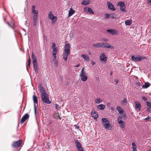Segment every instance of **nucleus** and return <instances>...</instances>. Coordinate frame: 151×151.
I'll return each instance as SVG.
<instances>
[{"label":"nucleus","instance_id":"nucleus-1","mask_svg":"<svg viewBox=\"0 0 151 151\" xmlns=\"http://www.w3.org/2000/svg\"><path fill=\"white\" fill-rule=\"evenodd\" d=\"M40 89L41 93V98L42 101L47 104H51V102L49 100V96L47 93L44 87L41 86H40Z\"/></svg>","mask_w":151,"mask_h":151},{"label":"nucleus","instance_id":"nucleus-2","mask_svg":"<svg viewBox=\"0 0 151 151\" xmlns=\"http://www.w3.org/2000/svg\"><path fill=\"white\" fill-rule=\"evenodd\" d=\"M101 121L105 129L109 130L111 129V125L109 124V122L107 118H102L101 119Z\"/></svg>","mask_w":151,"mask_h":151},{"label":"nucleus","instance_id":"nucleus-3","mask_svg":"<svg viewBox=\"0 0 151 151\" xmlns=\"http://www.w3.org/2000/svg\"><path fill=\"white\" fill-rule=\"evenodd\" d=\"M146 58V57L140 56L139 55H133L131 56L132 60L134 62H138Z\"/></svg>","mask_w":151,"mask_h":151},{"label":"nucleus","instance_id":"nucleus-4","mask_svg":"<svg viewBox=\"0 0 151 151\" xmlns=\"http://www.w3.org/2000/svg\"><path fill=\"white\" fill-rule=\"evenodd\" d=\"M52 12L50 11L48 14V17L52 21L51 23L52 24H54L56 22L57 19V17L55 16L53 14H52Z\"/></svg>","mask_w":151,"mask_h":151},{"label":"nucleus","instance_id":"nucleus-5","mask_svg":"<svg viewBox=\"0 0 151 151\" xmlns=\"http://www.w3.org/2000/svg\"><path fill=\"white\" fill-rule=\"evenodd\" d=\"M117 6L120 7L121 11L125 12H127V10H125L126 8L124 2L121 1L118 2Z\"/></svg>","mask_w":151,"mask_h":151},{"label":"nucleus","instance_id":"nucleus-6","mask_svg":"<svg viewBox=\"0 0 151 151\" xmlns=\"http://www.w3.org/2000/svg\"><path fill=\"white\" fill-rule=\"evenodd\" d=\"M122 116H119L118 117L117 121L120 128L122 129H124L125 128V122L123 121L122 120Z\"/></svg>","mask_w":151,"mask_h":151},{"label":"nucleus","instance_id":"nucleus-7","mask_svg":"<svg viewBox=\"0 0 151 151\" xmlns=\"http://www.w3.org/2000/svg\"><path fill=\"white\" fill-rule=\"evenodd\" d=\"M116 109L119 114H122V118L126 117V114L124 113V111L122 109L120 106H116Z\"/></svg>","mask_w":151,"mask_h":151},{"label":"nucleus","instance_id":"nucleus-8","mask_svg":"<svg viewBox=\"0 0 151 151\" xmlns=\"http://www.w3.org/2000/svg\"><path fill=\"white\" fill-rule=\"evenodd\" d=\"M52 55H56L58 53V48L55 43H52Z\"/></svg>","mask_w":151,"mask_h":151},{"label":"nucleus","instance_id":"nucleus-9","mask_svg":"<svg viewBox=\"0 0 151 151\" xmlns=\"http://www.w3.org/2000/svg\"><path fill=\"white\" fill-rule=\"evenodd\" d=\"M102 48H104L113 49L114 47L106 42H102Z\"/></svg>","mask_w":151,"mask_h":151},{"label":"nucleus","instance_id":"nucleus-10","mask_svg":"<svg viewBox=\"0 0 151 151\" xmlns=\"http://www.w3.org/2000/svg\"><path fill=\"white\" fill-rule=\"evenodd\" d=\"M21 140H19L18 141L14 142L12 145L14 147H18L21 146Z\"/></svg>","mask_w":151,"mask_h":151},{"label":"nucleus","instance_id":"nucleus-11","mask_svg":"<svg viewBox=\"0 0 151 151\" xmlns=\"http://www.w3.org/2000/svg\"><path fill=\"white\" fill-rule=\"evenodd\" d=\"M100 59L101 62L105 63L107 60V57L104 53H101L100 56Z\"/></svg>","mask_w":151,"mask_h":151},{"label":"nucleus","instance_id":"nucleus-12","mask_svg":"<svg viewBox=\"0 0 151 151\" xmlns=\"http://www.w3.org/2000/svg\"><path fill=\"white\" fill-rule=\"evenodd\" d=\"M135 105V109L137 111H139L141 110V105L140 103L138 101H136L134 102Z\"/></svg>","mask_w":151,"mask_h":151},{"label":"nucleus","instance_id":"nucleus-13","mask_svg":"<svg viewBox=\"0 0 151 151\" xmlns=\"http://www.w3.org/2000/svg\"><path fill=\"white\" fill-rule=\"evenodd\" d=\"M108 8L112 11H114L116 10V8H115L114 5L110 2H107Z\"/></svg>","mask_w":151,"mask_h":151},{"label":"nucleus","instance_id":"nucleus-14","mask_svg":"<svg viewBox=\"0 0 151 151\" xmlns=\"http://www.w3.org/2000/svg\"><path fill=\"white\" fill-rule=\"evenodd\" d=\"M86 74V73L80 74V76L81 77V80L83 81H86L87 79V77Z\"/></svg>","mask_w":151,"mask_h":151},{"label":"nucleus","instance_id":"nucleus-15","mask_svg":"<svg viewBox=\"0 0 151 151\" xmlns=\"http://www.w3.org/2000/svg\"><path fill=\"white\" fill-rule=\"evenodd\" d=\"M70 46L69 44L67 43L65 45V50L63 52L70 53Z\"/></svg>","mask_w":151,"mask_h":151},{"label":"nucleus","instance_id":"nucleus-16","mask_svg":"<svg viewBox=\"0 0 151 151\" xmlns=\"http://www.w3.org/2000/svg\"><path fill=\"white\" fill-rule=\"evenodd\" d=\"M29 116L27 114H25L22 118L21 120V123H23L27 120L29 117Z\"/></svg>","mask_w":151,"mask_h":151},{"label":"nucleus","instance_id":"nucleus-17","mask_svg":"<svg viewBox=\"0 0 151 151\" xmlns=\"http://www.w3.org/2000/svg\"><path fill=\"white\" fill-rule=\"evenodd\" d=\"M91 114L92 116L95 119H97L98 117V114L94 110H92L91 111Z\"/></svg>","mask_w":151,"mask_h":151},{"label":"nucleus","instance_id":"nucleus-18","mask_svg":"<svg viewBox=\"0 0 151 151\" xmlns=\"http://www.w3.org/2000/svg\"><path fill=\"white\" fill-rule=\"evenodd\" d=\"M70 53L65 52H63V58L64 59L65 61H66L67 60L68 58V56L69 55Z\"/></svg>","mask_w":151,"mask_h":151},{"label":"nucleus","instance_id":"nucleus-19","mask_svg":"<svg viewBox=\"0 0 151 151\" xmlns=\"http://www.w3.org/2000/svg\"><path fill=\"white\" fill-rule=\"evenodd\" d=\"M106 31L112 35H114L116 33V31L114 29H107Z\"/></svg>","mask_w":151,"mask_h":151},{"label":"nucleus","instance_id":"nucleus-20","mask_svg":"<svg viewBox=\"0 0 151 151\" xmlns=\"http://www.w3.org/2000/svg\"><path fill=\"white\" fill-rule=\"evenodd\" d=\"M132 151H137V145L134 142H133L132 143Z\"/></svg>","mask_w":151,"mask_h":151},{"label":"nucleus","instance_id":"nucleus-21","mask_svg":"<svg viewBox=\"0 0 151 151\" xmlns=\"http://www.w3.org/2000/svg\"><path fill=\"white\" fill-rule=\"evenodd\" d=\"M81 57L83 58V59L85 61H88L89 60V58L87 55L83 54L81 55Z\"/></svg>","mask_w":151,"mask_h":151},{"label":"nucleus","instance_id":"nucleus-22","mask_svg":"<svg viewBox=\"0 0 151 151\" xmlns=\"http://www.w3.org/2000/svg\"><path fill=\"white\" fill-rule=\"evenodd\" d=\"M75 142L76 144V147L77 148H78L79 147H81L82 145L77 140H76L75 141Z\"/></svg>","mask_w":151,"mask_h":151},{"label":"nucleus","instance_id":"nucleus-23","mask_svg":"<svg viewBox=\"0 0 151 151\" xmlns=\"http://www.w3.org/2000/svg\"><path fill=\"white\" fill-rule=\"evenodd\" d=\"M32 58L33 60V63H37L36 57L33 52L32 53Z\"/></svg>","mask_w":151,"mask_h":151},{"label":"nucleus","instance_id":"nucleus-24","mask_svg":"<svg viewBox=\"0 0 151 151\" xmlns=\"http://www.w3.org/2000/svg\"><path fill=\"white\" fill-rule=\"evenodd\" d=\"M97 108L100 110H103L105 108V106L103 104H101L98 105L97 106Z\"/></svg>","mask_w":151,"mask_h":151},{"label":"nucleus","instance_id":"nucleus-25","mask_svg":"<svg viewBox=\"0 0 151 151\" xmlns=\"http://www.w3.org/2000/svg\"><path fill=\"white\" fill-rule=\"evenodd\" d=\"M75 13V11L73 9L71 8L70 9V11L69 12L68 17H70L72 16L74 13Z\"/></svg>","mask_w":151,"mask_h":151},{"label":"nucleus","instance_id":"nucleus-26","mask_svg":"<svg viewBox=\"0 0 151 151\" xmlns=\"http://www.w3.org/2000/svg\"><path fill=\"white\" fill-rule=\"evenodd\" d=\"M90 0H84L82 2L81 4L82 5H87L90 3Z\"/></svg>","mask_w":151,"mask_h":151},{"label":"nucleus","instance_id":"nucleus-27","mask_svg":"<svg viewBox=\"0 0 151 151\" xmlns=\"http://www.w3.org/2000/svg\"><path fill=\"white\" fill-rule=\"evenodd\" d=\"M93 46L97 48L102 47V42H100L96 44H93Z\"/></svg>","mask_w":151,"mask_h":151},{"label":"nucleus","instance_id":"nucleus-28","mask_svg":"<svg viewBox=\"0 0 151 151\" xmlns=\"http://www.w3.org/2000/svg\"><path fill=\"white\" fill-rule=\"evenodd\" d=\"M150 86V83L148 82H146L144 85L142 86V88H146L149 87Z\"/></svg>","mask_w":151,"mask_h":151},{"label":"nucleus","instance_id":"nucleus-29","mask_svg":"<svg viewBox=\"0 0 151 151\" xmlns=\"http://www.w3.org/2000/svg\"><path fill=\"white\" fill-rule=\"evenodd\" d=\"M33 101L35 104H37L38 105V100L37 97L35 95L33 96Z\"/></svg>","mask_w":151,"mask_h":151},{"label":"nucleus","instance_id":"nucleus-30","mask_svg":"<svg viewBox=\"0 0 151 151\" xmlns=\"http://www.w3.org/2000/svg\"><path fill=\"white\" fill-rule=\"evenodd\" d=\"M33 26L35 27L37 22L38 17H33Z\"/></svg>","mask_w":151,"mask_h":151},{"label":"nucleus","instance_id":"nucleus-31","mask_svg":"<svg viewBox=\"0 0 151 151\" xmlns=\"http://www.w3.org/2000/svg\"><path fill=\"white\" fill-rule=\"evenodd\" d=\"M132 21L131 20L128 19L126 20L125 22V24L126 25L129 26L132 23Z\"/></svg>","mask_w":151,"mask_h":151},{"label":"nucleus","instance_id":"nucleus-32","mask_svg":"<svg viewBox=\"0 0 151 151\" xmlns=\"http://www.w3.org/2000/svg\"><path fill=\"white\" fill-rule=\"evenodd\" d=\"M121 103L123 105L127 104V99L126 98H125L122 99V101Z\"/></svg>","mask_w":151,"mask_h":151},{"label":"nucleus","instance_id":"nucleus-33","mask_svg":"<svg viewBox=\"0 0 151 151\" xmlns=\"http://www.w3.org/2000/svg\"><path fill=\"white\" fill-rule=\"evenodd\" d=\"M32 12L34 14L33 17H38V12L37 10L34 11V12Z\"/></svg>","mask_w":151,"mask_h":151},{"label":"nucleus","instance_id":"nucleus-34","mask_svg":"<svg viewBox=\"0 0 151 151\" xmlns=\"http://www.w3.org/2000/svg\"><path fill=\"white\" fill-rule=\"evenodd\" d=\"M96 103L97 104H99L101 103L102 100L101 99H100L99 98H97L95 99Z\"/></svg>","mask_w":151,"mask_h":151},{"label":"nucleus","instance_id":"nucleus-35","mask_svg":"<svg viewBox=\"0 0 151 151\" xmlns=\"http://www.w3.org/2000/svg\"><path fill=\"white\" fill-rule=\"evenodd\" d=\"M87 12H89L90 13L92 14H93L94 13V12H93V10L90 8H89V7L88 8Z\"/></svg>","mask_w":151,"mask_h":151},{"label":"nucleus","instance_id":"nucleus-36","mask_svg":"<svg viewBox=\"0 0 151 151\" xmlns=\"http://www.w3.org/2000/svg\"><path fill=\"white\" fill-rule=\"evenodd\" d=\"M31 63V58L29 57V58L28 60V64L27 65V68H28V67H29L30 66V64Z\"/></svg>","mask_w":151,"mask_h":151},{"label":"nucleus","instance_id":"nucleus-37","mask_svg":"<svg viewBox=\"0 0 151 151\" xmlns=\"http://www.w3.org/2000/svg\"><path fill=\"white\" fill-rule=\"evenodd\" d=\"M104 15L105 16V19L109 18L110 17V14H109L106 13V14H105Z\"/></svg>","mask_w":151,"mask_h":151},{"label":"nucleus","instance_id":"nucleus-38","mask_svg":"<svg viewBox=\"0 0 151 151\" xmlns=\"http://www.w3.org/2000/svg\"><path fill=\"white\" fill-rule=\"evenodd\" d=\"M146 104L148 107H151V102L147 101H146Z\"/></svg>","mask_w":151,"mask_h":151},{"label":"nucleus","instance_id":"nucleus-39","mask_svg":"<svg viewBox=\"0 0 151 151\" xmlns=\"http://www.w3.org/2000/svg\"><path fill=\"white\" fill-rule=\"evenodd\" d=\"M33 68L34 69H36L37 68V63H33Z\"/></svg>","mask_w":151,"mask_h":151},{"label":"nucleus","instance_id":"nucleus-40","mask_svg":"<svg viewBox=\"0 0 151 151\" xmlns=\"http://www.w3.org/2000/svg\"><path fill=\"white\" fill-rule=\"evenodd\" d=\"M110 15V17H111L112 19H114L115 17V15L114 13L111 14Z\"/></svg>","mask_w":151,"mask_h":151},{"label":"nucleus","instance_id":"nucleus-41","mask_svg":"<svg viewBox=\"0 0 151 151\" xmlns=\"http://www.w3.org/2000/svg\"><path fill=\"white\" fill-rule=\"evenodd\" d=\"M35 5H33L32 7V12H34V11L36 10L35 9Z\"/></svg>","mask_w":151,"mask_h":151},{"label":"nucleus","instance_id":"nucleus-42","mask_svg":"<svg viewBox=\"0 0 151 151\" xmlns=\"http://www.w3.org/2000/svg\"><path fill=\"white\" fill-rule=\"evenodd\" d=\"M84 67L81 70V71L80 73H86L84 71Z\"/></svg>","mask_w":151,"mask_h":151},{"label":"nucleus","instance_id":"nucleus-43","mask_svg":"<svg viewBox=\"0 0 151 151\" xmlns=\"http://www.w3.org/2000/svg\"><path fill=\"white\" fill-rule=\"evenodd\" d=\"M77 149L78 151H84L83 148L81 147L78 148Z\"/></svg>","mask_w":151,"mask_h":151},{"label":"nucleus","instance_id":"nucleus-44","mask_svg":"<svg viewBox=\"0 0 151 151\" xmlns=\"http://www.w3.org/2000/svg\"><path fill=\"white\" fill-rule=\"evenodd\" d=\"M142 99L144 101H145L147 100V99L145 97L142 96Z\"/></svg>","mask_w":151,"mask_h":151},{"label":"nucleus","instance_id":"nucleus-45","mask_svg":"<svg viewBox=\"0 0 151 151\" xmlns=\"http://www.w3.org/2000/svg\"><path fill=\"white\" fill-rule=\"evenodd\" d=\"M54 64L56 66H58V61L57 60H55L54 61Z\"/></svg>","mask_w":151,"mask_h":151},{"label":"nucleus","instance_id":"nucleus-46","mask_svg":"<svg viewBox=\"0 0 151 151\" xmlns=\"http://www.w3.org/2000/svg\"><path fill=\"white\" fill-rule=\"evenodd\" d=\"M151 109V107H147L146 109V111L147 112L149 111Z\"/></svg>","mask_w":151,"mask_h":151},{"label":"nucleus","instance_id":"nucleus-47","mask_svg":"<svg viewBox=\"0 0 151 151\" xmlns=\"http://www.w3.org/2000/svg\"><path fill=\"white\" fill-rule=\"evenodd\" d=\"M115 81L116 83V85H117L119 82V80L118 79H116L114 80Z\"/></svg>","mask_w":151,"mask_h":151},{"label":"nucleus","instance_id":"nucleus-48","mask_svg":"<svg viewBox=\"0 0 151 151\" xmlns=\"http://www.w3.org/2000/svg\"><path fill=\"white\" fill-rule=\"evenodd\" d=\"M147 2L149 5H151V0H148Z\"/></svg>","mask_w":151,"mask_h":151},{"label":"nucleus","instance_id":"nucleus-49","mask_svg":"<svg viewBox=\"0 0 151 151\" xmlns=\"http://www.w3.org/2000/svg\"><path fill=\"white\" fill-rule=\"evenodd\" d=\"M55 107H56V109H57V108H59V105H58V104H55Z\"/></svg>","mask_w":151,"mask_h":151},{"label":"nucleus","instance_id":"nucleus-50","mask_svg":"<svg viewBox=\"0 0 151 151\" xmlns=\"http://www.w3.org/2000/svg\"><path fill=\"white\" fill-rule=\"evenodd\" d=\"M36 105L35 104H34V111H35V114H36V109L35 107Z\"/></svg>","mask_w":151,"mask_h":151},{"label":"nucleus","instance_id":"nucleus-51","mask_svg":"<svg viewBox=\"0 0 151 151\" xmlns=\"http://www.w3.org/2000/svg\"><path fill=\"white\" fill-rule=\"evenodd\" d=\"M56 55H53V57H54V60H56Z\"/></svg>","mask_w":151,"mask_h":151},{"label":"nucleus","instance_id":"nucleus-52","mask_svg":"<svg viewBox=\"0 0 151 151\" xmlns=\"http://www.w3.org/2000/svg\"><path fill=\"white\" fill-rule=\"evenodd\" d=\"M35 69V72L36 73H38V70H37V68H36V69Z\"/></svg>","mask_w":151,"mask_h":151},{"label":"nucleus","instance_id":"nucleus-53","mask_svg":"<svg viewBox=\"0 0 151 151\" xmlns=\"http://www.w3.org/2000/svg\"><path fill=\"white\" fill-rule=\"evenodd\" d=\"M149 119V118L147 117V118H145V119H144L145 120H146L147 121H148Z\"/></svg>","mask_w":151,"mask_h":151},{"label":"nucleus","instance_id":"nucleus-54","mask_svg":"<svg viewBox=\"0 0 151 151\" xmlns=\"http://www.w3.org/2000/svg\"><path fill=\"white\" fill-rule=\"evenodd\" d=\"M91 64L92 65H93L95 64V63L93 61H92L91 63Z\"/></svg>","mask_w":151,"mask_h":151},{"label":"nucleus","instance_id":"nucleus-55","mask_svg":"<svg viewBox=\"0 0 151 151\" xmlns=\"http://www.w3.org/2000/svg\"><path fill=\"white\" fill-rule=\"evenodd\" d=\"M80 66V65L79 64H78L76 66H75V67L78 68Z\"/></svg>","mask_w":151,"mask_h":151},{"label":"nucleus","instance_id":"nucleus-56","mask_svg":"<svg viewBox=\"0 0 151 151\" xmlns=\"http://www.w3.org/2000/svg\"><path fill=\"white\" fill-rule=\"evenodd\" d=\"M111 109L112 110V111H113L114 110V108L112 107H111Z\"/></svg>","mask_w":151,"mask_h":151},{"label":"nucleus","instance_id":"nucleus-57","mask_svg":"<svg viewBox=\"0 0 151 151\" xmlns=\"http://www.w3.org/2000/svg\"><path fill=\"white\" fill-rule=\"evenodd\" d=\"M110 105V103H108L107 104V106H109Z\"/></svg>","mask_w":151,"mask_h":151},{"label":"nucleus","instance_id":"nucleus-58","mask_svg":"<svg viewBox=\"0 0 151 151\" xmlns=\"http://www.w3.org/2000/svg\"><path fill=\"white\" fill-rule=\"evenodd\" d=\"M8 24L9 25L10 27H12V28H13L12 27V26L10 25V24H9V22H8Z\"/></svg>","mask_w":151,"mask_h":151},{"label":"nucleus","instance_id":"nucleus-59","mask_svg":"<svg viewBox=\"0 0 151 151\" xmlns=\"http://www.w3.org/2000/svg\"><path fill=\"white\" fill-rule=\"evenodd\" d=\"M86 9H86V8H84V11H86Z\"/></svg>","mask_w":151,"mask_h":151},{"label":"nucleus","instance_id":"nucleus-60","mask_svg":"<svg viewBox=\"0 0 151 151\" xmlns=\"http://www.w3.org/2000/svg\"><path fill=\"white\" fill-rule=\"evenodd\" d=\"M88 54L90 55H91V52H88Z\"/></svg>","mask_w":151,"mask_h":151},{"label":"nucleus","instance_id":"nucleus-61","mask_svg":"<svg viewBox=\"0 0 151 151\" xmlns=\"http://www.w3.org/2000/svg\"><path fill=\"white\" fill-rule=\"evenodd\" d=\"M76 128L78 129L79 128V127L78 126H76Z\"/></svg>","mask_w":151,"mask_h":151},{"label":"nucleus","instance_id":"nucleus-62","mask_svg":"<svg viewBox=\"0 0 151 151\" xmlns=\"http://www.w3.org/2000/svg\"><path fill=\"white\" fill-rule=\"evenodd\" d=\"M104 41H107V40H104Z\"/></svg>","mask_w":151,"mask_h":151},{"label":"nucleus","instance_id":"nucleus-63","mask_svg":"<svg viewBox=\"0 0 151 151\" xmlns=\"http://www.w3.org/2000/svg\"><path fill=\"white\" fill-rule=\"evenodd\" d=\"M137 84L138 85V86H139V84Z\"/></svg>","mask_w":151,"mask_h":151},{"label":"nucleus","instance_id":"nucleus-64","mask_svg":"<svg viewBox=\"0 0 151 151\" xmlns=\"http://www.w3.org/2000/svg\"><path fill=\"white\" fill-rule=\"evenodd\" d=\"M137 84L138 85V86H139V84Z\"/></svg>","mask_w":151,"mask_h":151}]
</instances>
